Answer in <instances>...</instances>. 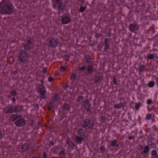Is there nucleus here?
Returning <instances> with one entry per match:
<instances>
[{"instance_id": "nucleus-51", "label": "nucleus", "mask_w": 158, "mask_h": 158, "mask_svg": "<svg viewBox=\"0 0 158 158\" xmlns=\"http://www.w3.org/2000/svg\"><path fill=\"white\" fill-rule=\"evenodd\" d=\"M154 45L156 47H158V40H156L154 43Z\"/></svg>"}, {"instance_id": "nucleus-39", "label": "nucleus", "mask_w": 158, "mask_h": 158, "mask_svg": "<svg viewBox=\"0 0 158 158\" xmlns=\"http://www.w3.org/2000/svg\"><path fill=\"white\" fill-rule=\"evenodd\" d=\"M145 117H146L145 118L146 119L149 120L151 118L152 114H148L146 115Z\"/></svg>"}, {"instance_id": "nucleus-40", "label": "nucleus", "mask_w": 158, "mask_h": 158, "mask_svg": "<svg viewBox=\"0 0 158 158\" xmlns=\"http://www.w3.org/2000/svg\"><path fill=\"white\" fill-rule=\"evenodd\" d=\"M152 103V100L151 99H148L147 101V103L148 105H151Z\"/></svg>"}, {"instance_id": "nucleus-41", "label": "nucleus", "mask_w": 158, "mask_h": 158, "mask_svg": "<svg viewBox=\"0 0 158 158\" xmlns=\"http://www.w3.org/2000/svg\"><path fill=\"white\" fill-rule=\"evenodd\" d=\"M140 103H136L135 105V107L136 109L138 110L139 109L140 107Z\"/></svg>"}, {"instance_id": "nucleus-58", "label": "nucleus", "mask_w": 158, "mask_h": 158, "mask_svg": "<svg viewBox=\"0 0 158 158\" xmlns=\"http://www.w3.org/2000/svg\"><path fill=\"white\" fill-rule=\"evenodd\" d=\"M49 108L50 109H52L53 108V105L52 103H50V104H49Z\"/></svg>"}, {"instance_id": "nucleus-30", "label": "nucleus", "mask_w": 158, "mask_h": 158, "mask_svg": "<svg viewBox=\"0 0 158 158\" xmlns=\"http://www.w3.org/2000/svg\"><path fill=\"white\" fill-rule=\"evenodd\" d=\"M52 151L54 154H56L58 153L59 149L57 147L55 146L53 147Z\"/></svg>"}, {"instance_id": "nucleus-21", "label": "nucleus", "mask_w": 158, "mask_h": 158, "mask_svg": "<svg viewBox=\"0 0 158 158\" xmlns=\"http://www.w3.org/2000/svg\"><path fill=\"white\" fill-rule=\"evenodd\" d=\"M151 155V158H158V154L155 150L153 149L152 151Z\"/></svg>"}, {"instance_id": "nucleus-52", "label": "nucleus", "mask_w": 158, "mask_h": 158, "mask_svg": "<svg viewBox=\"0 0 158 158\" xmlns=\"http://www.w3.org/2000/svg\"><path fill=\"white\" fill-rule=\"evenodd\" d=\"M48 145L49 147L53 146L54 145L53 142L52 141H51L50 142Z\"/></svg>"}, {"instance_id": "nucleus-7", "label": "nucleus", "mask_w": 158, "mask_h": 158, "mask_svg": "<svg viewBox=\"0 0 158 158\" xmlns=\"http://www.w3.org/2000/svg\"><path fill=\"white\" fill-rule=\"evenodd\" d=\"M37 91L40 94L41 99H45L47 92L46 87L43 84H39L37 86Z\"/></svg>"}, {"instance_id": "nucleus-20", "label": "nucleus", "mask_w": 158, "mask_h": 158, "mask_svg": "<svg viewBox=\"0 0 158 158\" xmlns=\"http://www.w3.org/2000/svg\"><path fill=\"white\" fill-rule=\"evenodd\" d=\"M62 108L64 110H65L68 112L70 110V106L69 104L64 102V103Z\"/></svg>"}, {"instance_id": "nucleus-61", "label": "nucleus", "mask_w": 158, "mask_h": 158, "mask_svg": "<svg viewBox=\"0 0 158 158\" xmlns=\"http://www.w3.org/2000/svg\"><path fill=\"white\" fill-rule=\"evenodd\" d=\"M76 40V44H77L78 45H79V44H78V42L79 41V40Z\"/></svg>"}, {"instance_id": "nucleus-64", "label": "nucleus", "mask_w": 158, "mask_h": 158, "mask_svg": "<svg viewBox=\"0 0 158 158\" xmlns=\"http://www.w3.org/2000/svg\"><path fill=\"white\" fill-rule=\"evenodd\" d=\"M144 42H145V40H143V43Z\"/></svg>"}, {"instance_id": "nucleus-1", "label": "nucleus", "mask_w": 158, "mask_h": 158, "mask_svg": "<svg viewBox=\"0 0 158 158\" xmlns=\"http://www.w3.org/2000/svg\"><path fill=\"white\" fill-rule=\"evenodd\" d=\"M27 40V42L23 44L24 49H21L19 52L18 57L20 61L24 64L27 63L29 60L30 56L28 52L33 46L32 40Z\"/></svg>"}, {"instance_id": "nucleus-15", "label": "nucleus", "mask_w": 158, "mask_h": 158, "mask_svg": "<svg viewBox=\"0 0 158 158\" xmlns=\"http://www.w3.org/2000/svg\"><path fill=\"white\" fill-rule=\"evenodd\" d=\"M66 143L69 146V148H71L73 150L77 148L76 145L69 139L67 138L66 140Z\"/></svg>"}, {"instance_id": "nucleus-57", "label": "nucleus", "mask_w": 158, "mask_h": 158, "mask_svg": "<svg viewBox=\"0 0 158 158\" xmlns=\"http://www.w3.org/2000/svg\"><path fill=\"white\" fill-rule=\"evenodd\" d=\"M12 101L14 104H15L16 102V99L15 98L13 97L12 99Z\"/></svg>"}, {"instance_id": "nucleus-32", "label": "nucleus", "mask_w": 158, "mask_h": 158, "mask_svg": "<svg viewBox=\"0 0 158 158\" xmlns=\"http://www.w3.org/2000/svg\"><path fill=\"white\" fill-rule=\"evenodd\" d=\"M127 42V43H129V45L131 46H135V42L134 41V40H126Z\"/></svg>"}, {"instance_id": "nucleus-60", "label": "nucleus", "mask_w": 158, "mask_h": 158, "mask_svg": "<svg viewBox=\"0 0 158 158\" xmlns=\"http://www.w3.org/2000/svg\"><path fill=\"white\" fill-rule=\"evenodd\" d=\"M133 136H130L129 137V140H131L132 139H133Z\"/></svg>"}, {"instance_id": "nucleus-9", "label": "nucleus", "mask_w": 158, "mask_h": 158, "mask_svg": "<svg viewBox=\"0 0 158 158\" xmlns=\"http://www.w3.org/2000/svg\"><path fill=\"white\" fill-rule=\"evenodd\" d=\"M104 46L105 48H104V50L105 51H109V50H110V49L113 48V47H115L116 46V43L114 44L113 42L114 40H110L111 42L110 41V40H104Z\"/></svg>"}, {"instance_id": "nucleus-17", "label": "nucleus", "mask_w": 158, "mask_h": 158, "mask_svg": "<svg viewBox=\"0 0 158 158\" xmlns=\"http://www.w3.org/2000/svg\"><path fill=\"white\" fill-rule=\"evenodd\" d=\"M94 74V76H92L91 77V79L94 81V83H97L101 81L102 77L100 76L99 75Z\"/></svg>"}, {"instance_id": "nucleus-12", "label": "nucleus", "mask_w": 158, "mask_h": 158, "mask_svg": "<svg viewBox=\"0 0 158 158\" xmlns=\"http://www.w3.org/2000/svg\"><path fill=\"white\" fill-rule=\"evenodd\" d=\"M84 138L78 135H74L73 138V140L77 144H80L82 143V142Z\"/></svg>"}, {"instance_id": "nucleus-2", "label": "nucleus", "mask_w": 158, "mask_h": 158, "mask_svg": "<svg viewBox=\"0 0 158 158\" xmlns=\"http://www.w3.org/2000/svg\"><path fill=\"white\" fill-rule=\"evenodd\" d=\"M22 117V115L17 114H13L9 118L10 121L14 122L15 121V125L18 127L23 126L25 124L24 120L21 118Z\"/></svg>"}, {"instance_id": "nucleus-63", "label": "nucleus", "mask_w": 158, "mask_h": 158, "mask_svg": "<svg viewBox=\"0 0 158 158\" xmlns=\"http://www.w3.org/2000/svg\"><path fill=\"white\" fill-rule=\"evenodd\" d=\"M156 98H155V99H154V102H156Z\"/></svg>"}, {"instance_id": "nucleus-28", "label": "nucleus", "mask_w": 158, "mask_h": 158, "mask_svg": "<svg viewBox=\"0 0 158 158\" xmlns=\"http://www.w3.org/2000/svg\"><path fill=\"white\" fill-rule=\"evenodd\" d=\"M59 155L61 157H65L66 155L65 150L64 149H63L60 150L59 152Z\"/></svg>"}, {"instance_id": "nucleus-13", "label": "nucleus", "mask_w": 158, "mask_h": 158, "mask_svg": "<svg viewBox=\"0 0 158 158\" xmlns=\"http://www.w3.org/2000/svg\"><path fill=\"white\" fill-rule=\"evenodd\" d=\"M82 106H84V108L86 109L87 112L90 111V106L91 105L89 103L88 100L85 99L82 104Z\"/></svg>"}, {"instance_id": "nucleus-19", "label": "nucleus", "mask_w": 158, "mask_h": 158, "mask_svg": "<svg viewBox=\"0 0 158 158\" xmlns=\"http://www.w3.org/2000/svg\"><path fill=\"white\" fill-rule=\"evenodd\" d=\"M58 44V40H49V46L52 48H56Z\"/></svg>"}, {"instance_id": "nucleus-10", "label": "nucleus", "mask_w": 158, "mask_h": 158, "mask_svg": "<svg viewBox=\"0 0 158 158\" xmlns=\"http://www.w3.org/2000/svg\"><path fill=\"white\" fill-rule=\"evenodd\" d=\"M110 145L113 148L116 147L114 149L115 152L117 151L119 149V143L118 142V141L116 139L111 140L110 142Z\"/></svg>"}, {"instance_id": "nucleus-29", "label": "nucleus", "mask_w": 158, "mask_h": 158, "mask_svg": "<svg viewBox=\"0 0 158 158\" xmlns=\"http://www.w3.org/2000/svg\"><path fill=\"white\" fill-rule=\"evenodd\" d=\"M122 107H123V104L122 103L116 104L114 106V108L118 109H120Z\"/></svg>"}, {"instance_id": "nucleus-18", "label": "nucleus", "mask_w": 158, "mask_h": 158, "mask_svg": "<svg viewBox=\"0 0 158 158\" xmlns=\"http://www.w3.org/2000/svg\"><path fill=\"white\" fill-rule=\"evenodd\" d=\"M71 18L67 16L63 17L61 19V22L63 24H68L71 20Z\"/></svg>"}, {"instance_id": "nucleus-55", "label": "nucleus", "mask_w": 158, "mask_h": 158, "mask_svg": "<svg viewBox=\"0 0 158 158\" xmlns=\"http://www.w3.org/2000/svg\"><path fill=\"white\" fill-rule=\"evenodd\" d=\"M18 70H15L13 72L12 74L14 75H16L18 73Z\"/></svg>"}, {"instance_id": "nucleus-43", "label": "nucleus", "mask_w": 158, "mask_h": 158, "mask_svg": "<svg viewBox=\"0 0 158 158\" xmlns=\"http://www.w3.org/2000/svg\"><path fill=\"white\" fill-rule=\"evenodd\" d=\"M79 69L80 71H83L85 70H86V68L85 66H83L82 67H79Z\"/></svg>"}, {"instance_id": "nucleus-53", "label": "nucleus", "mask_w": 158, "mask_h": 158, "mask_svg": "<svg viewBox=\"0 0 158 158\" xmlns=\"http://www.w3.org/2000/svg\"><path fill=\"white\" fill-rule=\"evenodd\" d=\"M153 108V106H152L151 107V108H149V106H148V110L149 111H153V110H152V108Z\"/></svg>"}, {"instance_id": "nucleus-56", "label": "nucleus", "mask_w": 158, "mask_h": 158, "mask_svg": "<svg viewBox=\"0 0 158 158\" xmlns=\"http://www.w3.org/2000/svg\"><path fill=\"white\" fill-rule=\"evenodd\" d=\"M40 81L41 82V84H43L44 85V81L43 79H41L40 80Z\"/></svg>"}, {"instance_id": "nucleus-14", "label": "nucleus", "mask_w": 158, "mask_h": 158, "mask_svg": "<svg viewBox=\"0 0 158 158\" xmlns=\"http://www.w3.org/2000/svg\"><path fill=\"white\" fill-rule=\"evenodd\" d=\"M139 28V25L136 23L131 24L129 27V30L132 32H135V31L138 30Z\"/></svg>"}, {"instance_id": "nucleus-62", "label": "nucleus", "mask_w": 158, "mask_h": 158, "mask_svg": "<svg viewBox=\"0 0 158 158\" xmlns=\"http://www.w3.org/2000/svg\"><path fill=\"white\" fill-rule=\"evenodd\" d=\"M43 78L42 79H43L44 80L46 78V77L44 76H43Z\"/></svg>"}, {"instance_id": "nucleus-37", "label": "nucleus", "mask_w": 158, "mask_h": 158, "mask_svg": "<svg viewBox=\"0 0 158 158\" xmlns=\"http://www.w3.org/2000/svg\"><path fill=\"white\" fill-rule=\"evenodd\" d=\"M99 149L101 151V152L102 153H104L106 150V148L105 147L103 146H102L100 147Z\"/></svg>"}, {"instance_id": "nucleus-11", "label": "nucleus", "mask_w": 158, "mask_h": 158, "mask_svg": "<svg viewBox=\"0 0 158 158\" xmlns=\"http://www.w3.org/2000/svg\"><path fill=\"white\" fill-rule=\"evenodd\" d=\"M149 147L148 145H146L143 148V150L141 152V155L143 156H146L148 155L149 152Z\"/></svg>"}, {"instance_id": "nucleus-35", "label": "nucleus", "mask_w": 158, "mask_h": 158, "mask_svg": "<svg viewBox=\"0 0 158 158\" xmlns=\"http://www.w3.org/2000/svg\"><path fill=\"white\" fill-rule=\"evenodd\" d=\"M154 58V55L152 54H149L148 56L147 59L148 60H152Z\"/></svg>"}, {"instance_id": "nucleus-59", "label": "nucleus", "mask_w": 158, "mask_h": 158, "mask_svg": "<svg viewBox=\"0 0 158 158\" xmlns=\"http://www.w3.org/2000/svg\"><path fill=\"white\" fill-rule=\"evenodd\" d=\"M156 80V84L157 86H158V77H156L155 78Z\"/></svg>"}, {"instance_id": "nucleus-45", "label": "nucleus", "mask_w": 158, "mask_h": 158, "mask_svg": "<svg viewBox=\"0 0 158 158\" xmlns=\"http://www.w3.org/2000/svg\"><path fill=\"white\" fill-rule=\"evenodd\" d=\"M150 145H151V147H152L153 148H156V144L155 143H152L151 144H150Z\"/></svg>"}, {"instance_id": "nucleus-26", "label": "nucleus", "mask_w": 158, "mask_h": 158, "mask_svg": "<svg viewBox=\"0 0 158 158\" xmlns=\"http://www.w3.org/2000/svg\"><path fill=\"white\" fill-rule=\"evenodd\" d=\"M22 149L23 151H26L29 149L28 145L27 143H24L22 147Z\"/></svg>"}, {"instance_id": "nucleus-38", "label": "nucleus", "mask_w": 158, "mask_h": 158, "mask_svg": "<svg viewBox=\"0 0 158 158\" xmlns=\"http://www.w3.org/2000/svg\"><path fill=\"white\" fill-rule=\"evenodd\" d=\"M10 94L12 96H15L17 94V93L16 92V90L15 89H14L11 91Z\"/></svg>"}, {"instance_id": "nucleus-47", "label": "nucleus", "mask_w": 158, "mask_h": 158, "mask_svg": "<svg viewBox=\"0 0 158 158\" xmlns=\"http://www.w3.org/2000/svg\"><path fill=\"white\" fill-rule=\"evenodd\" d=\"M47 67L43 68L42 70V72L44 74H45L46 73V72H47Z\"/></svg>"}, {"instance_id": "nucleus-31", "label": "nucleus", "mask_w": 158, "mask_h": 158, "mask_svg": "<svg viewBox=\"0 0 158 158\" xmlns=\"http://www.w3.org/2000/svg\"><path fill=\"white\" fill-rule=\"evenodd\" d=\"M155 84L153 81H150L148 82V86L150 88H152L154 86Z\"/></svg>"}, {"instance_id": "nucleus-33", "label": "nucleus", "mask_w": 158, "mask_h": 158, "mask_svg": "<svg viewBox=\"0 0 158 158\" xmlns=\"http://www.w3.org/2000/svg\"><path fill=\"white\" fill-rule=\"evenodd\" d=\"M144 66L143 65H141L139 67V71L140 73H142L144 71Z\"/></svg>"}, {"instance_id": "nucleus-25", "label": "nucleus", "mask_w": 158, "mask_h": 158, "mask_svg": "<svg viewBox=\"0 0 158 158\" xmlns=\"http://www.w3.org/2000/svg\"><path fill=\"white\" fill-rule=\"evenodd\" d=\"M61 100V98L60 96L56 94L53 97V101L55 102L56 101H59Z\"/></svg>"}, {"instance_id": "nucleus-23", "label": "nucleus", "mask_w": 158, "mask_h": 158, "mask_svg": "<svg viewBox=\"0 0 158 158\" xmlns=\"http://www.w3.org/2000/svg\"><path fill=\"white\" fill-rule=\"evenodd\" d=\"M77 73H72L70 77V80L74 81L77 78Z\"/></svg>"}, {"instance_id": "nucleus-42", "label": "nucleus", "mask_w": 158, "mask_h": 158, "mask_svg": "<svg viewBox=\"0 0 158 158\" xmlns=\"http://www.w3.org/2000/svg\"><path fill=\"white\" fill-rule=\"evenodd\" d=\"M48 156L46 152L45 151H44L43 153L42 158H47Z\"/></svg>"}, {"instance_id": "nucleus-3", "label": "nucleus", "mask_w": 158, "mask_h": 158, "mask_svg": "<svg viewBox=\"0 0 158 158\" xmlns=\"http://www.w3.org/2000/svg\"><path fill=\"white\" fill-rule=\"evenodd\" d=\"M5 1L0 3V10L3 14H11L14 11L13 6L11 4H6Z\"/></svg>"}, {"instance_id": "nucleus-46", "label": "nucleus", "mask_w": 158, "mask_h": 158, "mask_svg": "<svg viewBox=\"0 0 158 158\" xmlns=\"http://www.w3.org/2000/svg\"><path fill=\"white\" fill-rule=\"evenodd\" d=\"M53 78L52 77H48V81L49 82H51L53 81Z\"/></svg>"}, {"instance_id": "nucleus-50", "label": "nucleus", "mask_w": 158, "mask_h": 158, "mask_svg": "<svg viewBox=\"0 0 158 158\" xmlns=\"http://www.w3.org/2000/svg\"><path fill=\"white\" fill-rule=\"evenodd\" d=\"M69 85L67 84L64 86V89L66 90L68 89V88L69 87Z\"/></svg>"}, {"instance_id": "nucleus-6", "label": "nucleus", "mask_w": 158, "mask_h": 158, "mask_svg": "<svg viewBox=\"0 0 158 158\" xmlns=\"http://www.w3.org/2000/svg\"><path fill=\"white\" fill-rule=\"evenodd\" d=\"M96 70V67L94 64H88L86 67V76L89 77H92L93 74H96L97 72Z\"/></svg>"}, {"instance_id": "nucleus-22", "label": "nucleus", "mask_w": 158, "mask_h": 158, "mask_svg": "<svg viewBox=\"0 0 158 158\" xmlns=\"http://www.w3.org/2000/svg\"><path fill=\"white\" fill-rule=\"evenodd\" d=\"M85 61L87 64H88L91 62V57L90 56L87 55L85 56Z\"/></svg>"}, {"instance_id": "nucleus-54", "label": "nucleus", "mask_w": 158, "mask_h": 158, "mask_svg": "<svg viewBox=\"0 0 158 158\" xmlns=\"http://www.w3.org/2000/svg\"><path fill=\"white\" fill-rule=\"evenodd\" d=\"M32 158H40V157L38 155H34L32 156Z\"/></svg>"}, {"instance_id": "nucleus-8", "label": "nucleus", "mask_w": 158, "mask_h": 158, "mask_svg": "<svg viewBox=\"0 0 158 158\" xmlns=\"http://www.w3.org/2000/svg\"><path fill=\"white\" fill-rule=\"evenodd\" d=\"M53 8L59 10H63L64 7L63 0H52Z\"/></svg>"}, {"instance_id": "nucleus-48", "label": "nucleus", "mask_w": 158, "mask_h": 158, "mask_svg": "<svg viewBox=\"0 0 158 158\" xmlns=\"http://www.w3.org/2000/svg\"><path fill=\"white\" fill-rule=\"evenodd\" d=\"M3 137V135L2 133V131L0 129V139H1Z\"/></svg>"}, {"instance_id": "nucleus-4", "label": "nucleus", "mask_w": 158, "mask_h": 158, "mask_svg": "<svg viewBox=\"0 0 158 158\" xmlns=\"http://www.w3.org/2000/svg\"><path fill=\"white\" fill-rule=\"evenodd\" d=\"M23 109V107L18 105L15 106L13 105H8L5 109V111L6 114L15 113L18 114L22 111Z\"/></svg>"}, {"instance_id": "nucleus-27", "label": "nucleus", "mask_w": 158, "mask_h": 158, "mask_svg": "<svg viewBox=\"0 0 158 158\" xmlns=\"http://www.w3.org/2000/svg\"><path fill=\"white\" fill-rule=\"evenodd\" d=\"M59 69L61 71V72L62 73L67 71H69V70L67 69V68L66 65L60 66L59 68Z\"/></svg>"}, {"instance_id": "nucleus-36", "label": "nucleus", "mask_w": 158, "mask_h": 158, "mask_svg": "<svg viewBox=\"0 0 158 158\" xmlns=\"http://www.w3.org/2000/svg\"><path fill=\"white\" fill-rule=\"evenodd\" d=\"M64 60L67 61L69 60L70 59V56L69 54H65L64 56Z\"/></svg>"}, {"instance_id": "nucleus-5", "label": "nucleus", "mask_w": 158, "mask_h": 158, "mask_svg": "<svg viewBox=\"0 0 158 158\" xmlns=\"http://www.w3.org/2000/svg\"><path fill=\"white\" fill-rule=\"evenodd\" d=\"M95 123L91 122L89 119H85L83 120L82 127L88 130L90 132H92L95 129L94 126Z\"/></svg>"}, {"instance_id": "nucleus-44", "label": "nucleus", "mask_w": 158, "mask_h": 158, "mask_svg": "<svg viewBox=\"0 0 158 158\" xmlns=\"http://www.w3.org/2000/svg\"><path fill=\"white\" fill-rule=\"evenodd\" d=\"M85 10V8L81 6L80 8V10L81 12H83Z\"/></svg>"}, {"instance_id": "nucleus-34", "label": "nucleus", "mask_w": 158, "mask_h": 158, "mask_svg": "<svg viewBox=\"0 0 158 158\" xmlns=\"http://www.w3.org/2000/svg\"><path fill=\"white\" fill-rule=\"evenodd\" d=\"M152 109L153 111L156 113V114L158 115V107H155V106L154 105Z\"/></svg>"}, {"instance_id": "nucleus-24", "label": "nucleus", "mask_w": 158, "mask_h": 158, "mask_svg": "<svg viewBox=\"0 0 158 158\" xmlns=\"http://www.w3.org/2000/svg\"><path fill=\"white\" fill-rule=\"evenodd\" d=\"M84 100V97L82 95L79 96L77 98V101L80 104H81Z\"/></svg>"}, {"instance_id": "nucleus-16", "label": "nucleus", "mask_w": 158, "mask_h": 158, "mask_svg": "<svg viewBox=\"0 0 158 158\" xmlns=\"http://www.w3.org/2000/svg\"><path fill=\"white\" fill-rule=\"evenodd\" d=\"M86 131L83 128H79L77 131L78 135L81 136L83 138L85 137Z\"/></svg>"}, {"instance_id": "nucleus-49", "label": "nucleus", "mask_w": 158, "mask_h": 158, "mask_svg": "<svg viewBox=\"0 0 158 158\" xmlns=\"http://www.w3.org/2000/svg\"><path fill=\"white\" fill-rule=\"evenodd\" d=\"M113 83L116 85H117V79H116V78L115 77H114L113 78Z\"/></svg>"}]
</instances>
